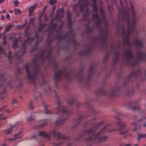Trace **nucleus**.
Returning a JSON list of instances; mask_svg holds the SVG:
<instances>
[{"mask_svg":"<svg viewBox=\"0 0 146 146\" xmlns=\"http://www.w3.org/2000/svg\"><path fill=\"white\" fill-rule=\"evenodd\" d=\"M92 134V136L89 139L90 140H96L98 141L99 142H101L105 140L107 138L106 136L99 138V133L96 134L95 133H93Z\"/></svg>","mask_w":146,"mask_h":146,"instance_id":"f257e3e1","label":"nucleus"},{"mask_svg":"<svg viewBox=\"0 0 146 146\" xmlns=\"http://www.w3.org/2000/svg\"><path fill=\"white\" fill-rule=\"evenodd\" d=\"M17 125V124L16 123L14 125H11L10 128L5 131V133L7 134H9L11 133L13 130V129L15 128Z\"/></svg>","mask_w":146,"mask_h":146,"instance_id":"f03ea898","label":"nucleus"},{"mask_svg":"<svg viewBox=\"0 0 146 146\" xmlns=\"http://www.w3.org/2000/svg\"><path fill=\"white\" fill-rule=\"evenodd\" d=\"M38 134L40 136L47 138H48L51 135L50 133H46L44 131H40L39 132Z\"/></svg>","mask_w":146,"mask_h":146,"instance_id":"7ed1b4c3","label":"nucleus"},{"mask_svg":"<svg viewBox=\"0 0 146 146\" xmlns=\"http://www.w3.org/2000/svg\"><path fill=\"white\" fill-rule=\"evenodd\" d=\"M27 71L28 72L27 76L29 79L30 80L33 81L35 77V74L31 75L30 74L27 68Z\"/></svg>","mask_w":146,"mask_h":146,"instance_id":"20e7f679","label":"nucleus"},{"mask_svg":"<svg viewBox=\"0 0 146 146\" xmlns=\"http://www.w3.org/2000/svg\"><path fill=\"white\" fill-rule=\"evenodd\" d=\"M37 6V4H36L33 6H31L29 9V13L31 14L33 11L36 8Z\"/></svg>","mask_w":146,"mask_h":146,"instance_id":"39448f33","label":"nucleus"},{"mask_svg":"<svg viewBox=\"0 0 146 146\" xmlns=\"http://www.w3.org/2000/svg\"><path fill=\"white\" fill-rule=\"evenodd\" d=\"M52 133L54 137H57L58 138H60V133L58 132H56V130L55 129H54L52 131Z\"/></svg>","mask_w":146,"mask_h":146,"instance_id":"423d86ee","label":"nucleus"},{"mask_svg":"<svg viewBox=\"0 0 146 146\" xmlns=\"http://www.w3.org/2000/svg\"><path fill=\"white\" fill-rule=\"evenodd\" d=\"M15 139H16L21 138L22 137L20 132H19L17 134H15L14 136Z\"/></svg>","mask_w":146,"mask_h":146,"instance_id":"0eeeda50","label":"nucleus"},{"mask_svg":"<svg viewBox=\"0 0 146 146\" xmlns=\"http://www.w3.org/2000/svg\"><path fill=\"white\" fill-rule=\"evenodd\" d=\"M146 138V134H139L138 136V137L137 138L138 141L139 140V139L141 138Z\"/></svg>","mask_w":146,"mask_h":146,"instance_id":"6e6552de","label":"nucleus"},{"mask_svg":"<svg viewBox=\"0 0 146 146\" xmlns=\"http://www.w3.org/2000/svg\"><path fill=\"white\" fill-rule=\"evenodd\" d=\"M61 73L60 71H58L56 72L55 74V76L56 78H57L60 77L61 76Z\"/></svg>","mask_w":146,"mask_h":146,"instance_id":"1a4fd4ad","label":"nucleus"},{"mask_svg":"<svg viewBox=\"0 0 146 146\" xmlns=\"http://www.w3.org/2000/svg\"><path fill=\"white\" fill-rule=\"evenodd\" d=\"M127 9L128 8L127 7H125L123 11V13L125 15H126L127 16H128V11H127Z\"/></svg>","mask_w":146,"mask_h":146,"instance_id":"9d476101","label":"nucleus"},{"mask_svg":"<svg viewBox=\"0 0 146 146\" xmlns=\"http://www.w3.org/2000/svg\"><path fill=\"white\" fill-rule=\"evenodd\" d=\"M17 39H15L13 42V46L14 47H16L17 45Z\"/></svg>","mask_w":146,"mask_h":146,"instance_id":"9b49d317","label":"nucleus"},{"mask_svg":"<svg viewBox=\"0 0 146 146\" xmlns=\"http://www.w3.org/2000/svg\"><path fill=\"white\" fill-rule=\"evenodd\" d=\"M127 56L129 58H131L133 57V55L131 52H128L127 54Z\"/></svg>","mask_w":146,"mask_h":146,"instance_id":"f8f14e48","label":"nucleus"},{"mask_svg":"<svg viewBox=\"0 0 146 146\" xmlns=\"http://www.w3.org/2000/svg\"><path fill=\"white\" fill-rule=\"evenodd\" d=\"M56 2V0H50L49 1V3L51 5L55 4Z\"/></svg>","mask_w":146,"mask_h":146,"instance_id":"ddd939ff","label":"nucleus"},{"mask_svg":"<svg viewBox=\"0 0 146 146\" xmlns=\"http://www.w3.org/2000/svg\"><path fill=\"white\" fill-rule=\"evenodd\" d=\"M34 119V117L29 116L27 118V121H29L33 120Z\"/></svg>","mask_w":146,"mask_h":146,"instance_id":"4468645a","label":"nucleus"},{"mask_svg":"<svg viewBox=\"0 0 146 146\" xmlns=\"http://www.w3.org/2000/svg\"><path fill=\"white\" fill-rule=\"evenodd\" d=\"M131 12L132 14L133 15V19H134V15L135 14V12L134 11L133 9V7L132 6L131 7Z\"/></svg>","mask_w":146,"mask_h":146,"instance_id":"2eb2a0df","label":"nucleus"},{"mask_svg":"<svg viewBox=\"0 0 146 146\" xmlns=\"http://www.w3.org/2000/svg\"><path fill=\"white\" fill-rule=\"evenodd\" d=\"M15 14H20L21 13V12L20 10L18 9H16L15 10Z\"/></svg>","mask_w":146,"mask_h":146,"instance_id":"dca6fc26","label":"nucleus"},{"mask_svg":"<svg viewBox=\"0 0 146 146\" xmlns=\"http://www.w3.org/2000/svg\"><path fill=\"white\" fill-rule=\"evenodd\" d=\"M12 26L11 25H9L7 26L5 29V31H8L11 28Z\"/></svg>","mask_w":146,"mask_h":146,"instance_id":"f3484780","label":"nucleus"},{"mask_svg":"<svg viewBox=\"0 0 146 146\" xmlns=\"http://www.w3.org/2000/svg\"><path fill=\"white\" fill-rule=\"evenodd\" d=\"M63 122V120L62 119H60L59 121H56V123L60 125L62 124Z\"/></svg>","mask_w":146,"mask_h":146,"instance_id":"a211bd4d","label":"nucleus"},{"mask_svg":"<svg viewBox=\"0 0 146 146\" xmlns=\"http://www.w3.org/2000/svg\"><path fill=\"white\" fill-rule=\"evenodd\" d=\"M41 123H42V124L40 126H42L46 125L47 123V121L46 120H44L41 121Z\"/></svg>","mask_w":146,"mask_h":146,"instance_id":"6ab92c4d","label":"nucleus"},{"mask_svg":"<svg viewBox=\"0 0 146 146\" xmlns=\"http://www.w3.org/2000/svg\"><path fill=\"white\" fill-rule=\"evenodd\" d=\"M14 4L16 6H17L19 5V2L17 0H15L13 1Z\"/></svg>","mask_w":146,"mask_h":146,"instance_id":"aec40b11","label":"nucleus"},{"mask_svg":"<svg viewBox=\"0 0 146 146\" xmlns=\"http://www.w3.org/2000/svg\"><path fill=\"white\" fill-rule=\"evenodd\" d=\"M93 10L94 11L96 12L98 10V9L97 7L95 6H93Z\"/></svg>","mask_w":146,"mask_h":146,"instance_id":"412c9836","label":"nucleus"},{"mask_svg":"<svg viewBox=\"0 0 146 146\" xmlns=\"http://www.w3.org/2000/svg\"><path fill=\"white\" fill-rule=\"evenodd\" d=\"M6 38L5 37H4L3 38V44H5L6 42Z\"/></svg>","mask_w":146,"mask_h":146,"instance_id":"4be33fe9","label":"nucleus"},{"mask_svg":"<svg viewBox=\"0 0 146 146\" xmlns=\"http://www.w3.org/2000/svg\"><path fill=\"white\" fill-rule=\"evenodd\" d=\"M3 48L2 47H0V53H3Z\"/></svg>","mask_w":146,"mask_h":146,"instance_id":"5701e85b","label":"nucleus"},{"mask_svg":"<svg viewBox=\"0 0 146 146\" xmlns=\"http://www.w3.org/2000/svg\"><path fill=\"white\" fill-rule=\"evenodd\" d=\"M59 109H60V110H62V111L63 113H66V111H65L64 110H63V108L62 107H60L59 108Z\"/></svg>","mask_w":146,"mask_h":146,"instance_id":"b1692460","label":"nucleus"},{"mask_svg":"<svg viewBox=\"0 0 146 146\" xmlns=\"http://www.w3.org/2000/svg\"><path fill=\"white\" fill-rule=\"evenodd\" d=\"M10 15L9 14H6V18L7 19H9L10 18Z\"/></svg>","mask_w":146,"mask_h":146,"instance_id":"393cba45","label":"nucleus"},{"mask_svg":"<svg viewBox=\"0 0 146 146\" xmlns=\"http://www.w3.org/2000/svg\"><path fill=\"white\" fill-rule=\"evenodd\" d=\"M15 139L14 137L13 138H9L8 139V140L9 141H13Z\"/></svg>","mask_w":146,"mask_h":146,"instance_id":"a878e982","label":"nucleus"},{"mask_svg":"<svg viewBox=\"0 0 146 146\" xmlns=\"http://www.w3.org/2000/svg\"><path fill=\"white\" fill-rule=\"evenodd\" d=\"M121 146H131V145L130 144H127L125 145H121Z\"/></svg>","mask_w":146,"mask_h":146,"instance_id":"bb28decb","label":"nucleus"},{"mask_svg":"<svg viewBox=\"0 0 146 146\" xmlns=\"http://www.w3.org/2000/svg\"><path fill=\"white\" fill-rule=\"evenodd\" d=\"M34 21V19L33 18H31L30 19V21L29 22V24L30 25H31V21Z\"/></svg>","mask_w":146,"mask_h":146,"instance_id":"cd10ccee","label":"nucleus"},{"mask_svg":"<svg viewBox=\"0 0 146 146\" xmlns=\"http://www.w3.org/2000/svg\"><path fill=\"white\" fill-rule=\"evenodd\" d=\"M5 118H6V117H2L1 115H0V120L3 119H5Z\"/></svg>","mask_w":146,"mask_h":146,"instance_id":"c85d7f7f","label":"nucleus"},{"mask_svg":"<svg viewBox=\"0 0 146 146\" xmlns=\"http://www.w3.org/2000/svg\"><path fill=\"white\" fill-rule=\"evenodd\" d=\"M1 19L2 20H4L5 19V17L3 15L2 16Z\"/></svg>","mask_w":146,"mask_h":146,"instance_id":"c756f323","label":"nucleus"},{"mask_svg":"<svg viewBox=\"0 0 146 146\" xmlns=\"http://www.w3.org/2000/svg\"><path fill=\"white\" fill-rule=\"evenodd\" d=\"M100 12L101 14H103L104 11L102 9H100Z\"/></svg>","mask_w":146,"mask_h":146,"instance_id":"7c9ffc66","label":"nucleus"},{"mask_svg":"<svg viewBox=\"0 0 146 146\" xmlns=\"http://www.w3.org/2000/svg\"><path fill=\"white\" fill-rule=\"evenodd\" d=\"M5 0H0V3H2Z\"/></svg>","mask_w":146,"mask_h":146,"instance_id":"2f4dec72","label":"nucleus"},{"mask_svg":"<svg viewBox=\"0 0 146 146\" xmlns=\"http://www.w3.org/2000/svg\"><path fill=\"white\" fill-rule=\"evenodd\" d=\"M17 102V101L15 100H14L13 101V103H16Z\"/></svg>","mask_w":146,"mask_h":146,"instance_id":"473e14b6","label":"nucleus"},{"mask_svg":"<svg viewBox=\"0 0 146 146\" xmlns=\"http://www.w3.org/2000/svg\"><path fill=\"white\" fill-rule=\"evenodd\" d=\"M13 12V11H11V10L9 11V12L10 13H12Z\"/></svg>","mask_w":146,"mask_h":146,"instance_id":"72a5a7b5","label":"nucleus"},{"mask_svg":"<svg viewBox=\"0 0 146 146\" xmlns=\"http://www.w3.org/2000/svg\"><path fill=\"white\" fill-rule=\"evenodd\" d=\"M3 12L4 13H6V11L5 10H3Z\"/></svg>","mask_w":146,"mask_h":146,"instance_id":"f704fd0d","label":"nucleus"},{"mask_svg":"<svg viewBox=\"0 0 146 146\" xmlns=\"http://www.w3.org/2000/svg\"><path fill=\"white\" fill-rule=\"evenodd\" d=\"M125 133H123V132H120V134H124Z\"/></svg>","mask_w":146,"mask_h":146,"instance_id":"c9c22d12","label":"nucleus"},{"mask_svg":"<svg viewBox=\"0 0 146 146\" xmlns=\"http://www.w3.org/2000/svg\"><path fill=\"white\" fill-rule=\"evenodd\" d=\"M2 146H6V145L5 144H4Z\"/></svg>","mask_w":146,"mask_h":146,"instance_id":"e433bc0d","label":"nucleus"},{"mask_svg":"<svg viewBox=\"0 0 146 146\" xmlns=\"http://www.w3.org/2000/svg\"><path fill=\"white\" fill-rule=\"evenodd\" d=\"M134 146H138V145L137 144H135Z\"/></svg>","mask_w":146,"mask_h":146,"instance_id":"4c0bfd02","label":"nucleus"},{"mask_svg":"<svg viewBox=\"0 0 146 146\" xmlns=\"http://www.w3.org/2000/svg\"><path fill=\"white\" fill-rule=\"evenodd\" d=\"M120 1L121 5H122V2H121V0H120Z\"/></svg>","mask_w":146,"mask_h":146,"instance_id":"58836bf2","label":"nucleus"},{"mask_svg":"<svg viewBox=\"0 0 146 146\" xmlns=\"http://www.w3.org/2000/svg\"><path fill=\"white\" fill-rule=\"evenodd\" d=\"M67 16L68 17H70V15L69 16L68 14H67Z\"/></svg>","mask_w":146,"mask_h":146,"instance_id":"ea45409f","label":"nucleus"},{"mask_svg":"<svg viewBox=\"0 0 146 146\" xmlns=\"http://www.w3.org/2000/svg\"><path fill=\"white\" fill-rule=\"evenodd\" d=\"M38 30L39 31H40V30H41V29H40V27L39 28H38Z\"/></svg>","mask_w":146,"mask_h":146,"instance_id":"a19ab883","label":"nucleus"},{"mask_svg":"<svg viewBox=\"0 0 146 146\" xmlns=\"http://www.w3.org/2000/svg\"><path fill=\"white\" fill-rule=\"evenodd\" d=\"M1 28H2V27L0 26V30H1Z\"/></svg>","mask_w":146,"mask_h":146,"instance_id":"79ce46f5","label":"nucleus"},{"mask_svg":"<svg viewBox=\"0 0 146 146\" xmlns=\"http://www.w3.org/2000/svg\"><path fill=\"white\" fill-rule=\"evenodd\" d=\"M81 0H80V1H81ZM86 0H83V1H86Z\"/></svg>","mask_w":146,"mask_h":146,"instance_id":"37998d69","label":"nucleus"},{"mask_svg":"<svg viewBox=\"0 0 146 146\" xmlns=\"http://www.w3.org/2000/svg\"><path fill=\"white\" fill-rule=\"evenodd\" d=\"M50 113V112H49V113Z\"/></svg>","mask_w":146,"mask_h":146,"instance_id":"c03bdc74","label":"nucleus"},{"mask_svg":"<svg viewBox=\"0 0 146 146\" xmlns=\"http://www.w3.org/2000/svg\"><path fill=\"white\" fill-rule=\"evenodd\" d=\"M133 131H135V130H133Z\"/></svg>","mask_w":146,"mask_h":146,"instance_id":"a18cd8bd","label":"nucleus"},{"mask_svg":"<svg viewBox=\"0 0 146 146\" xmlns=\"http://www.w3.org/2000/svg\"><path fill=\"white\" fill-rule=\"evenodd\" d=\"M145 146H146V145H145Z\"/></svg>","mask_w":146,"mask_h":146,"instance_id":"49530a36","label":"nucleus"},{"mask_svg":"<svg viewBox=\"0 0 146 146\" xmlns=\"http://www.w3.org/2000/svg\"><path fill=\"white\" fill-rule=\"evenodd\" d=\"M124 1H125V0H124Z\"/></svg>","mask_w":146,"mask_h":146,"instance_id":"de8ad7c7","label":"nucleus"}]
</instances>
